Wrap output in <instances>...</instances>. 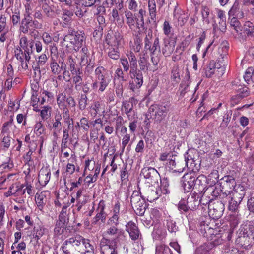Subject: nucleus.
Segmentation results:
<instances>
[{
    "label": "nucleus",
    "instance_id": "nucleus-1",
    "mask_svg": "<svg viewBox=\"0 0 254 254\" xmlns=\"http://www.w3.org/2000/svg\"><path fill=\"white\" fill-rule=\"evenodd\" d=\"M229 46L227 42H223L219 47L218 53L219 56L216 62L211 61L204 68L205 74L207 77H211L216 69L219 72L218 75H222L225 71L227 62V55Z\"/></svg>",
    "mask_w": 254,
    "mask_h": 254
},
{
    "label": "nucleus",
    "instance_id": "nucleus-2",
    "mask_svg": "<svg viewBox=\"0 0 254 254\" xmlns=\"http://www.w3.org/2000/svg\"><path fill=\"white\" fill-rule=\"evenodd\" d=\"M93 246L89 239L84 238L81 236H76L65 240L60 249L63 253L71 252L73 248L77 252H81L84 249Z\"/></svg>",
    "mask_w": 254,
    "mask_h": 254
},
{
    "label": "nucleus",
    "instance_id": "nucleus-3",
    "mask_svg": "<svg viewBox=\"0 0 254 254\" xmlns=\"http://www.w3.org/2000/svg\"><path fill=\"white\" fill-rule=\"evenodd\" d=\"M85 39V34L82 31H75L70 29L63 39V44L67 47L72 46L75 51H78L82 46Z\"/></svg>",
    "mask_w": 254,
    "mask_h": 254
},
{
    "label": "nucleus",
    "instance_id": "nucleus-4",
    "mask_svg": "<svg viewBox=\"0 0 254 254\" xmlns=\"http://www.w3.org/2000/svg\"><path fill=\"white\" fill-rule=\"evenodd\" d=\"M169 181L166 178L161 180L160 186H150L146 190L147 199L149 202L157 200L162 194H167L170 193Z\"/></svg>",
    "mask_w": 254,
    "mask_h": 254
},
{
    "label": "nucleus",
    "instance_id": "nucleus-5",
    "mask_svg": "<svg viewBox=\"0 0 254 254\" xmlns=\"http://www.w3.org/2000/svg\"><path fill=\"white\" fill-rule=\"evenodd\" d=\"M200 200L196 193H190L186 198H182L178 203V209L182 212H187L189 210L196 209L199 205Z\"/></svg>",
    "mask_w": 254,
    "mask_h": 254
},
{
    "label": "nucleus",
    "instance_id": "nucleus-6",
    "mask_svg": "<svg viewBox=\"0 0 254 254\" xmlns=\"http://www.w3.org/2000/svg\"><path fill=\"white\" fill-rule=\"evenodd\" d=\"M224 186L226 188L233 187L232 190L229 192V195L234 197L239 200H242L246 193L245 187L241 184H236L235 179L232 177H227L224 178Z\"/></svg>",
    "mask_w": 254,
    "mask_h": 254
},
{
    "label": "nucleus",
    "instance_id": "nucleus-7",
    "mask_svg": "<svg viewBox=\"0 0 254 254\" xmlns=\"http://www.w3.org/2000/svg\"><path fill=\"white\" fill-rule=\"evenodd\" d=\"M95 74L96 79L92 84V88L96 91L99 86V91L103 92L110 82L106 75L105 69L103 67H98L96 68Z\"/></svg>",
    "mask_w": 254,
    "mask_h": 254
},
{
    "label": "nucleus",
    "instance_id": "nucleus-8",
    "mask_svg": "<svg viewBox=\"0 0 254 254\" xmlns=\"http://www.w3.org/2000/svg\"><path fill=\"white\" fill-rule=\"evenodd\" d=\"M169 109L170 104L168 103L154 104L150 107L149 112L154 116L157 122H160L165 119Z\"/></svg>",
    "mask_w": 254,
    "mask_h": 254
},
{
    "label": "nucleus",
    "instance_id": "nucleus-9",
    "mask_svg": "<svg viewBox=\"0 0 254 254\" xmlns=\"http://www.w3.org/2000/svg\"><path fill=\"white\" fill-rule=\"evenodd\" d=\"M137 103V100L133 97L123 102L122 110L129 120L132 121L137 117L136 112L134 109Z\"/></svg>",
    "mask_w": 254,
    "mask_h": 254
},
{
    "label": "nucleus",
    "instance_id": "nucleus-10",
    "mask_svg": "<svg viewBox=\"0 0 254 254\" xmlns=\"http://www.w3.org/2000/svg\"><path fill=\"white\" fill-rule=\"evenodd\" d=\"M204 236L206 237L213 246H217L222 243V236L221 233H220V230L207 226L206 228H204Z\"/></svg>",
    "mask_w": 254,
    "mask_h": 254
},
{
    "label": "nucleus",
    "instance_id": "nucleus-11",
    "mask_svg": "<svg viewBox=\"0 0 254 254\" xmlns=\"http://www.w3.org/2000/svg\"><path fill=\"white\" fill-rule=\"evenodd\" d=\"M202 178L205 179L202 176H199L196 179V177L193 174L186 173L182 177V187L185 191L189 192L193 188L195 182L200 181Z\"/></svg>",
    "mask_w": 254,
    "mask_h": 254
},
{
    "label": "nucleus",
    "instance_id": "nucleus-12",
    "mask_svg": "<svg viewBox=\"0 0 254 254\" xmlns=\"http://www.w3.org/2000/svg\"><path fill=\"white\" fill-rule=\"evenodd\" d=\"M131 80L129 82V87L131 90L134 91L141 87L143 82V77L142 72L137 69L130 70L129 71Z\"/></svg>",
    "mask_w": 254,
    "mask_h": 254
},
{
    "label": "nucleus",
    "instance_id": "nucleus-13",
    "mask_svg": "<svg viewBox=\"0 0 254 254\" xmlns=\"http://www.w3.org/2000/svg\"><path fill=\"white\" fill-rule=\"evenodd\" d=\"M130 202L133 208L139 211V214L142 215L145 212V205L144 204V201L141 199L140 196L138 192H134L130 197Z\"/></svg>",
    "mask_w": 254,
    "mask_h": 254
},
{
    "label": "nucleus",
    "instance_id": "nucleus-14",
    "mask_svg": "<svg viewBox=\"0 0 254 254\" xmlns=\"http://www.w3.org/2000/svg\"><path fill=\"white\" fill-rule=\"evenodd\" d=\"M100 248L103 254H117L115 245H112L110 240L105 237L101 240Z\"/></svg>",
    "mask_w": 254,
    "mask_h": 254
},
{
    "label": "nucleus",
    "instance_id": "nucleus-15",
    "mask_svg": "<svg viewBox=\"0 0 254 254\" xmlns=\"http://www.w3.org/2000/svg\"><path fill=\"white\" fill-rule=\"evenodd\" d=\"M50 193L49 191H43L36 194L35 199L37 206L40 211H42L44 206L50 198Z\"/></svg>",
    "mask_w": 254,
    "mask_h": 254
},
{
    "label": "nucleus",
    "instance_id": "nucleus-16",
    "mask_svg": "<svg viewBox=\"0 0 254 254\" xmlns=\"http://www.w3.org/2000/svg\"><path fill=\"white\" fill-rule=\"evenodd\" d=\"M176 44L175 38L170 37L164 39V47L162 48V53L165 57L169 56L174 51Z\"/></svg>",
    "mask_w": 254,
    "mask_h": 254
},
{
    "label": "nucleus",
    "instance_id": "nucleus-17",
    "mask_svg": "<svg viewBox=\"0 0 254 254\" xmlns=\"http://www.w3.org/2000/svg\"><path fill=\"white\" fill-rule=\"evenodd\" d=\"M141 173L145 178L149 179L151 183H155L160 178L158 171L152 167H144L141 170Z\"/></svg>",
    "mask_w": 254,
    "mask_h": 254
},
{
    "label": "nucleus",
    "instance_id": "nucleus-18",
    "mask_svg": "<svg viewBox=\"0 0 254 254\" xmlns=\"http://www.w3.org/2000/svg\"><path fill=\"white\" fill-rule=\"evenodd\" d=\"M105 236H109L112 237L115 240L122 239L124 236V231L117 227V226H109L104 233Z\"/></svg>",
    "mask_w": 254,
    "mask_h": 254
},
{
    "label": "nucleus",
    "instance_id": "nucleus-19",
    "mask_svg": "<svg viewBox=\"0 0 254 254\" xmlns=\"http://www.w3.org/2000/svg\"><path fill=\"white\" fill-rule=\"evenodd\" d=\"M208 209L209 215L214 219L219 218L222 215L223 205L219 202L209 205Z\"/></svg>",
    "mask_w": 254,
    "mask_h": 254
},
{
    "label": "nucleus",
    "instance_id": "nucleus-20",
    "mask_svg": "<svg viewBox=\"0 0 254 254\" xmlns=\"http://www.w3.org/2000/svg\"><path fill=\"white\" fill-rule=\"evenodd\" d=\"M51 178V171L48 167H43L38 174V181L41 185L45 186L49 182Z\"/></svg>",
    "mask_w": 254,
    "mask_h": 254
},
{
    "label": "nucleus",
    "instance_id": "nucleus-21",
    "mask_svg": "<svg viewBox=\"0 0 254 254\" xmlns=\"http://www.w3.org/2000/svg\"><path fill=\"white\" fill-rule=\"evenodd\" d=\"M126 230L128 232L129 236L133 240H136L141 237L140 233L136 224L132 222H129L126 225Z\"/></svg>",
    "mask_w": 254,
    "mask_h": 254
},
{
    "label": "nucleus",
    "instance_id": "nucleus-22",
    "mask_svg": "<svg viewBox=\"0 0 254 254\" xmlns=\"http://www.w3.org/2000/svg\"><path fill=\"white\" fill-rule=\"evenodd\" d=\"M237 94L231 98L234 103L237 104L240 99L247 97L250 94V91L247 87L239 85L237 88L235 89Z\"/></svg>",
    "mask_w": 254,
    "mask_h": 254
},
{
    "label": "nucleus",
    "instance_id": "nucleus-23",
    "mask_svg": "<svg viewBox=\"0 0 254 254\" xmlns=\"http://www.w3.org/2000/svg\"><path fill=\"white\" fill-rule=\"evenodd\" d=\"M122 39L123 37L119 33H116L114 36L108 34L106 41L110 47L118 48Z\"/></svg>",
    "mask_w": 254,
    "mask_h": 254
},
{
    "label": "nucleus",
    "instance_id": "nucleus-24",
    "mask_svg": "<svg viewBox=\"0 0 254 254\" xmlns=\"http://www.w3.org/2000/svg\"><path fill=\"white\" fill-rule=\"evenodd\" d=\"M14 128H16V126L13 124V115H11L9 120L3 124L0 129V134L9 135Z\"/></svg>",
    "mask_w": 254,
    "mask_h": 254
},
{
    "label": "nucleus",
    "instance_id": "nucleus-25",
    "mask_svg": "<svg viewBox=\"0 0 254 254\" xmlns=\"http://www.w3.org/2000/svg\"><path fill=\"white\" fill-rule=\"evenodd\" d=\"M61 120V114L59 112L56 113L52 121V126L49 127L51 129H54L53 135L55 137H57L60 132V129H58L61 128L62 126Z\"/></svg>",
    "mask_w": 254,
    "mask_h": 254
},
{
    "label": "nucleus",
    "instance_id": "nucleus-26",
    "mask_svg": "<svg viewBox=\"0 0 254 254\" xmlns=\"http://www.w3.org/2000/svg\"><path fill=\"white\" fill-rule=\"evenodd\" d=\"M15 195V196H25L24 191L23 187L21 185H11L8 191L6 193V196Z\"/></svg>",
    "mask_w": 254,
    "mask_h": 254
},
{
    "label": "nucleus",
    "instance_id": "nucleus-27",
    "mask_svg": "<svg viewBox=\"0 0 254 254\" xmlns=\"http://www.w3.org/2000/svg\"><path fill=\"white\" fill-rule=\"evenodd\" d=\"M125 16L126 18V23L130 29H132L135 26V24L138 28L140 27V22L139 19L136 18L130 11H126Z\"/></svg>",
    "mask_w": 254,
    "mask_h": 254
},
{
    "label": "nucleus",
    "instance_id": "nucleus-28",
    "mask_svg": "<svg viewBox=\"0 0 254 254\" xmlns=\"http://www.w3.org/2000/svg\"><path fill=\"white\" fill-rule=\"evenodd\" d=\"M76 157L74 154H71L68 159V163L66 166V172L70 175L72 174L75 171H79V167H75Z\"/></svg>",
    "mask_w": 254,
    "mask_h": 254
},
{
    "label": "nucleus",
    "instance_id": "nucleus-29",
    "mask_svg": "<svg viewBox=\"0 0 254 254\" xmlns=\"http://www.w3.org/2000/svg\"><path fill=\"white\" fill-rule=\"evenodd\" d=\"M228 15L230 18L231 17H236L239 19L243 18L244 17V13L242 10L240 9L239 3L235 1L231 8L230 9Z\"/></svg>",
    "mask_w": 254,
    "mask_h": 254
},
{
    "label": "nucleus",
    "instance_id": "nucleus-30",
    "mask_svg": "<svg viewBox=\"0 0 254 254\" xmlns=\"http://www.w3.org/2000/svg\"><path fill=\"white\" fill-rule=\"evenodd\" d=\"M105 207V204L104 201H100L97 209V214L93 220L94 223H96L99 220H101L102 221H103L105 219L106 214L104 212Z\"/></svg>",
    "mask_w": 254,
    "mask_h": 254
},
{
    "label": "nucleus",
    "instance_id": "nucleus-31",
    "mask_svg": "<svg viewBox=\"0 0 254 254\" xmlns=\"http://www.w3.org/2000/svg\"><path fill=\"white\" fill-rule=\"evenodd\" d=\"M20 46L24 52L31 54L32 52V49L34 46V42L33 41H28L27 38L25 37H22L20 38Z\"/></svg>",
    "mask_w": 254,
    "mask_h": 254
},
{
    "label": "nucleus",
    "instance_id": "nucleus-32",
    "mask_svg": "<svg viewBox=\"0 0 254 254\" xmlns=\"http://www.w3.org/2000/svg\"><path fill=\"white\" fill-rule=\"evenodd\" d=\"M46 102V99L44 98H41V97H38L35 95L34 93L32 94L31 98V104L33 107V110L36 112L40 111L39 107Z\"/></svg>",
    "mask_w": 254,
    "mask_h": 254
},
{
    "label": "nucleus",
    "instance_id": "nucleus-33",
    "mask_svg": "<svg viewBox=\"0 0 254 254\" xmlns=\"http://www.w3.org/2000/svg\"><path fill=\"white\" fill-rule=\"evenodd\" d=\"M166 165L173 172L181 173L184 170V167L181 166V164L179 162L176 163L175 157L173 156L166 162Z\"/></svg>",
    "mask_w": 254,
    "mask_h": 254
},
{
    "label": "nucleus",
    "instance_id": "nucleus-34",
    "mask_svg": "<svg viewBox=\"0 0 254 254\" xmlns=\"http://www.w3.org/2000/svg\"><path fill=\"white\" fill-rule=\"evenodd\" d=\"M174 18L175 20H177V24L180 26L184 25L187 20L186 14L176 9L174 12Z\"/></svg>",
    "mask_w": 254,
    "mask_h": 254
},
{
    "label": "nucleus",
    "instance_id": "nucleus-35",
    "mask_svg": "<svg viewBox=\"0 0 254 254\" xmlns=\"http://www.w3.org/2000/svg\"><path fill=\"white\" fill-rule=\"evenodd\" d=\"M66 229V225L62 221H58L56 223L54 229V237H58L62 235Z\"/></svg>",
    "mask_w": 254,
    "mask_h": 254
},
{
    "label": "nucleus",
    "instance_id": "nucleus-36",
    "mask_svg": "<svg viewBox=\"0 0 254 254\" xmlns=\"http://www.w3.org/2000/svg\"><path fill=\"white\" fill-rule=\"evenodd\" d=\"M153 238L156 240H161L166 236V231L162 227L154 228L152 232Z\"/></svg>",
    "mask_w": 254,
    "mask_h": 254
},
{
    "label": "nucleus",
    "instance_id": "nucleus-37",
    "mask_svg": "<svg viewBox=\"0 0 254 254\" xmlns=\"http://www.w3.org/2000/svg\"><path fill=\"white\" fill-rule=\"evenodd\" d=\"M203 21L204 23L209 24L213 19V15L210 13V9L206 6H203L201 9Z\"/></svg>",
    "mask_w": 254,
    "mask_h": 254
},
{
    "label": "nucleus",
    "instance_id": "nucleus-38",
    "mask_svg": "<svg viewBox=\"0 0 254 254\" xmlns=\"http://www.w3.org/2000/svg\"><path fill=\"white\" fill-rule=\"evenodd\" d=\"M32 28L31 26V19L30 17H25L24 19H22L21 22V25L20 26V30L23 33H26L28 32V30Z\"/></svg>",
    "mask_w": 254,
    "mask_h": 254
},
{
    "label": "nucleus",
    "instance_id": "nucleus-39",
    "mask_svg": "<svg viewBox=\"0 0 254 254\" xmlns=\"http://www.w3.org/2000/svg\"><path fill=\"white\" fill-rule=\"evenodd\" d=\"M229 209L232 211H235L238 210L239 206L242 200L234 198V197L229 195Z\"/></svg>",
    "mask_w": 254,
    "mask_h": 254
},
{
    "label": "nucleus",
    "instance_id": "nucleus-40",
    "mask_svg": "<svg viewBox=\"0 0 254 254\" xmlns=\"http://www.w3.org/2000/svg\"><path fill=\"white\" fill-rule=\"evenodd\" d=\"M185 164L186 166L191 171H195L198 170V167L196 166L195 161L190 156L187 157L185 156Z\"/></svg>",
    "mask_w": 254,
    "mask_h": 254
},
{
    "label": "nucleus",
    "instance_id": "nucleus-41",
    "mask_svg": "<svg viewBox=\"0 0 254 254\" xmlns=\"http://www.w3.org/2000/svg\"><path fill=\"white\" fill-rule=\"evenodd\" d=\"M138 62L140 69L142 71H147L150 64L148 62L145 54L140 56Z\"/></svg>",
    "mask_w": 254,
    "mask_h": 254
},
{
    "label": "nucleus",
    "instance_id": "nucleus-42",
    "mask_svg": "<svg viewBox=\"0 0 254 254\" xmlns=\"http://www.w3.org/2000/svg\"><path fill=\"white\" fill-rule=\"evenodd\" d=\"M30 54L26 52H23L20 48H16L15 50V56L17 60L19 61L26 59L27 61H29L30 59Z\"/></svg>",
    "mask_w": 254,
    "mask_h": 254
},
{
    "label": "nucleus",
    "instance_id": "nucleus-43",
    "mask_svg": "<svg viewBox=\"0 0 254 254\" xmlns=\"http://www.w3.org/2000/svg\"><path fill=\"white\" fill-rule=\"evenodd\" d=\"M34 133L37 136L43 135L45 132V128L41 121L37 122L34 127Z\"/></svg>",
    "mask_w": 254,
    "mask_h": 254
},
{
    "label": "nucleus",
    "instance_id": "nucleus-44",
    "mask_svg": "<svg viewBox=\"0 0 254 254\" xmlns=\"http://www.w3.org/2000/svg\"><path fill=\"white\" fill-rule=\"evenodd\" d=\"M245 81L248 84L251 82H254V69L252 67L248 68L244 75Z\"/></svg>",
    "mask_w": 254,
    "mask_h": 254
},
{
    "label": "nucleus",
    "instance_id": "nucleus-45",
    "mask_svg": "<svg viewBox=\"0 0 254 254\" xmlns=\"http://www.w3.org/2000/svg\"><path fill=\"white\" fill-rule=\"evenodd\" d=\"M127 56L129 61L130 70L132 69L134 70L137 69V59L133 53L131 51H129L127 54Z\"/></svg>",
    "mask_w": 254,
    "mask_h": 254
},
{
    "label": "nucleus",
    "instance_id": "nucleus-46",
    "mask_svg": "<svg viewBox=\"0 0 254 254\" xmlns=\"http://www.w3.org/2000/svg\"><path fill=\"white\" fill-rule=\"evenodd\" d=\"M171 254V251L168 246L162 244L156 246L155 254Z\"/></svg>",
    "mask_w": 254,
    "mask_h": 254
},
{
    "label": "nucleus",
    "instance_id": "nucleus-47",
    "mask_svg": "<svg viewBox=\"0 0 254 254\" xmlns=\"http://www.w3.org/2000/svg\"><path fill=\"white\" fill-rule=\"evenodd\" d=\"M45 230V229L42 225H38L34 228L33 236L38 240L44 234Z\"/></svg>",
    "mask_w": 254,
    "mask_h": 254
},
{
    "label": "nucleus",
    "instance_id": "nucleus-48",
    "mask_svg": "<svg viewBox=\"0 0 254 254\" xmlns=\"http://www.w3.org/2000/svg\"><path fill=\"white\" fill-rule=\"evenodd\" d=\"M1 138V145L4 149L9 148L11 144V137L9 135L0 134Z\"/></svg>",
    "mask_w": 254,
    "mask_h": 254
},
{
    "label": "nucleus",
    "instance_id": "nucleus-49",
    "mask_svg": "<svg viewBox=\"0 0 254 254\" xmlns=\"http://www.w3.org/2000/svg\"><path fill=\"white\" fill-rule=\"evenodd\" d=\"M218 175L216 171L212 172L206 179L207 183L210 186H212L218 182Z\"/></svg>",
    "mask_w": 254,
    "mask_h": 254
},
{
    "label": "nucleus",
    "instance_id": "nucleus-50",
    "mask_svg": "<svg viewBox=\"0 0 254 254\" xmlns=\"http://www.w3.org/2000/svg\"><path fill=\"white\" fill-rule=\"evenodd\" d=\"M217 16L220 19V21L219 22L221 27L220 29L221 30H225L226 28V20H225V12L221 10H219L217 12Z\"/></svg>",
    "mask_w": 254,
    "mask_h": 254
},
{
    "label": "nucleus",
    "instance_id": "nucleus-51",
    "mask_svg": "<svg viewBox=\"0 0 254 254\" xmlns=\"http://www.w3.org/2000/svg\"><path fill=\"white\" fill-rule=\"evenodd\" d=\"M73 15V13L72 12L64 10L63 11L62 19L64 21V24H66L70 21Z\"/></svg>",
    "mask_w": 254,
    "mask_h": 254
},
{
    "label": "nucleus",
    "instance_id": "nucleus-52",
    "mask_svg": "<svg viewBox=\"0 0 254 254\" xmlns=\"http://www.w3.org/2000/svg\"><path fill=\"white\" fill-rule=\"evenodd\" d=\"M51 108L50 106H44L40 111V116L43 120L47 119L50 116Z\"/></svg>",
    "mask_w": 254,
    "mask_h": 254
},
{
    "label": "nucleus",
    "instance_id": "nucleus-53",
    "mask_svg": "<svg viewBox=\"0 0 254 254\" xmlns=\"http://www.w3.org/2000/svg\"><path fill=\"white\" fill-rule=\"evenodd\" d=\"M148 8L150 15L151 18L153 19L156 16V4L153 0L148 1Z\"/></svg>",
    "mask_w": 254,
    "mask_h": 254
},
{
    "label": "nucleus",
    "instance_id": "nucleus-54",
    "mask_svg": "<svg viewBox=\"0 0 254 254\" xmlns=\"http://www.w3.org/2000/svg\"><path fill=\"white\" fill-rule=\"evenodd\" d=\"M108 55L112 59L117 60L120 58V53L118 48L111 47L109 49Z\"/></svg>",
    "mask_w": 254,
    "mask_h": 254
},
{
    "label": "nucleus",
    "instance_id": "nucleus-55",
    "mask_svg": "<svg viewBox=\"0 0 254 254\" xmlns=\"http://www.w3.org/2000/svg\"><path fill=\"white\" fill-rule=\"evenodd\" d=\"M65 95L63 93L60 94L58 95L57 98V102L60 109H64L65 107Z\"/></svg>",
    "mask_w": 254,
    "mask_h": 254
},
{
    "label": "nucleus",
    "instance_id": "nucleus-56",
    "mask_svg": "<svg viewBox=\"0 0 254 254\" xmlns=\"http://www.w3.org/2000/svg\"><path fill=\"white\" fill-rule=\"evenodd\" d=\"M81 72L80 71L74 74L73 75V82L75 84V88L77 89V87L81 85L82 83V78L81 76Z\"/></svg>",
    "mask_w": 254,
    "mask_h": 254
},
{
    "label": "nucleus",
    "instance_id": "nucleus-57",
    "mask_svg": "<svg viewBox=\"0 0 254 254\" xmlns=\"http://www.w3.org/2000/svg\"><path fill=\"white\" fill-rule=\"evenodd\" d=\"M21 187L24 189V194L26 192L30 196L34 194V191L32 189V186L28 183H26L21 185Z\"/></svg>",
    "mask_w": 254,
    "mask_h": 254
},
{
    "label": "nucleus",
    "instance_id": "nucleus-58",
    "mask_svg": "<svg viewBox=\"0 0 254 254\" xmlns=\"http://www.w3.org/2000/svg\"><path fill=\"white\" fill-rule=\"evenodd\" d=\"M50 67L52 73L54 74H58L61 71V68L59 66L58 63L55 61H53L51 63Z\"/></svg>",
    "mask_w": 254,
    "mask_h": 254
},
{
    "label": "nucleus",
    "instance_id": "nucleus-59",
    "mask_svg": "<svg viewBox=\"0 0 254 254\" xmlns=\"http://www.w3.org/2000/svg\"><path fill=\"white\" fill-rule=\"evenodd\" d=\"M209 247L205 244L199 247L196 251V254H209Z\"/></svg>",
    "mask_w": 254,
    "mask_h": 254
},
{
    "label": "nucleus",
    "instance_id": "nucleus-60",
    "mask_svg": "<svg viewBox=\"0 0 254 254\" xmlns=\"http://www.w3.org/2000/svg\"><path fill=\"white\" fill-rule=\"evenodd\" d=\"M13 167V163L9 161L7 162L4 163L0 165V172L7 171Z\"/></svg>",
    "mask_w": 254,
    "mask_h": 254
},
{
    "label": "nucleus",
    "instance_id": "nucleus-61",
    "mask_svg": "<svg viewBox=\"0 0 254 254\" xmlns=\"http://www.w3.org/2000/svg\"><path fill=\"white\" fill-rule=\"evenodd\" d=\"M20 107V104L17 101L15 103L14 101L10 100L8 103V109L11 112H15L17 111Z\"/></svg>",
    "mask_w": 254,
    "mask_h": 254
},
{
    "label": "nucleus",
    "instance_id": "nucleus-62",
    "mask_svg": "<svg viewBox=\"0 0 254 254\" xmlns=\"http://www.w3.org/2000/svg\"><path fill=\"white\" fill-rule=\"evenodd\" d=\"M192 38L193 36L191 35H189L185 37L181 44V48H182V50H184L189 45Z\"/></svg>",
    "mask_w": 254,
    "mask_h": 254
},
{
    "label": "nucleus",
    "instance_id": "nucleus-63",
    "mask_svg": "<svg viewBox=\"0 0 254 254\" xmlns=\"http://www.w3.org/2000/svg\"><path fill=\"white\" fill-rule=\"evenodd\" d=\"M247 206L251 212H254V193H252L248 199Z\"/></svg>",
    "mask_w": 254,
    "mask_h": 254
},
{
    "label": "nucleus",
    "instance_id": "nucleus-64",
    "mask_svg": "<svg viewBox=\"0 0 254 254\" xmlns=\"http://www.w3.org/2000/svg\"><path fill=\"white\" fill-rule=\"evenodd\" d=\"M119 224V216L118 215H113L108 221L107 225L108 226L114 225L118 226Z\"/></svg>",
    "mask_w": 254,
    "mask_h": 254
}]
</instances>
